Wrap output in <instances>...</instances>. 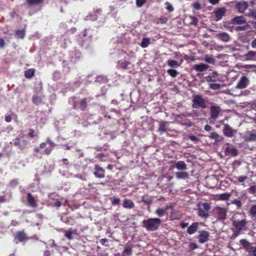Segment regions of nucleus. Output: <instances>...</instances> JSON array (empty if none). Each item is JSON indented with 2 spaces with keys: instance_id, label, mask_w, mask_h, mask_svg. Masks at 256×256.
I'll return each instance as SVG.
<instances>
[{
  "instance_id": "obj_1",
  "label": "nucleus",
  "mask_w": 256,
  "mask_h": 256,
  "mask_svg": "<svg viewBox=\"0 0 256 256\" xmlns=\"http://www.w3.org/2000/svg\"><path fill=\"white\" fill-rule=\"evenodd\" d=\"M242 216L241 220L233 219L232 220V239H235L238 236L242 234L243 230H247L248 221L246 219V214L244 212L239 213Z\"/></svg>"
},
{
  "instance_id": "obj_2",
  "label": "nucleus",
  "mask_w": 256,
  "mask_h": 256,
  "mask_svg": "<svg viewBox=\"0 0 256 256\" xmlns=\"http://www.w3.org/2000/svg\"><path fill=\"white\" fill-rule=\"evenodd\" d=\"M90 32L89 28H85L78 34V42L80 47L86 48L90 46L92 38V34Z\"/></svg>"
},
{
  "instance_id": "obj_3",
  "label": "nucleus",
  "mask_w": 256,
  "mask_h": 256,
  "mask_svg": "<svg viewBox=\"0 0 256 256\" xmlns=\"http://www.w3.org/2000/svg\"><path fill=\"white\" fill-rule=\"evenodd\" d=\"M161 222L162 221L159 218H150L143 220L142 226L148 231L154 232L159 228Z\"/></svg>"
},
{
  "instance_id": "obj_4",
  "label": "nucleus",
  "mask_w": 256,
  "mask_h": 256,
  "mask_svg": "<svg viewBox=\"0 0 256 256\" xmlns=\"http://www.w3.org/2000/svg\"><path fill=\"white\" fill-rule=\"evenodd\" d=\"M206 100L200 94H194L192 96V108L195 109H205L206 108Z\"/></svg>"
},
{
  "instance_id": "obj_5",
  "label": "nucleus",
  "mask_w": 256,
  "mask_h": 256,
  "mask_svg": "<svg viewBox=\"0 0 256 256\" xmlns=\"http://www.w3.org/2000/svg\"><path fill=\"white\" fill-rule=\"evenodd\" d=\"M74 100L72 104V108L74 110L80 109L82 111H86V110L88 102L92 99V98H84L80 100V101H76V98H73Z\"/></svg>"
},
{
  "instance_id": "obj_6",
  "label": "nucleus",
  "mask_w": 256,
  "mask_h": 256,
  "mask_svg": "<svg viewBox=\"0 0 256 256\" xmlns=\"http://www.w3.org/2000/svg\"><path fill=\"white\" fill-rule=\"evenodd\" d=\"M211 208L210 204L208 202H204L198 204V215L203 218L209 216V211Z\"/></svg>"
},
{
  "instance_id": "obj_7",
  "label": "nucleus",
  "mask_w": 256,
  "mask_h": 256,
  "mask_svg": "<svg viewBox=\"0 0 256 256\" xmlns=\"http://www.w3.org/2000/svg\"><path fill=\"white\" fill-rule=\"evenodd\" d=\"M240 244L248 253V256H256V248L252 246L246 239L240 240Z\"/></svg>"
},
{
  "instance_id": "obj_8",
  "label": "nucleus",
  "mask_w": 256,
  "mask_h": 256,
  "mask_svg": "<svg viewBox=\"0 0 256 256\" xmlns=\"http://www.w3.org/2000/svg\"><path fill=\"white\" fill-rule=\"evenodd\" d=\"M214 211L217 215V221L224 222L226 219L228 212L226 208L218 206L214 208Z\"/></svg>"
},
{
  "instance_id": "obj_9",
  "label": "nucleus",
  "mask_w": 256,
  "mask_h": 256,
  "mask_svg": "<svg viewBox=\"0 0 256 256\" xmlns=\"http://www.w3.org/2000/svg\"><path fill=\"white\" fill-rule=\"evenodd\" d=\"M50 144V146L46 148L44 150V154L46 155H49L52 152V150L54 148L55 146V144L52 142L49 138L46 139V142H42L40 144V148H44L46 146V144Z\"/></svg>"
},
{
  "instance_id": "obj_10",
  "label": "nucleus",
  "mask_w": 256,
  "mask_h": 256,
  "mask_svg": "<svg viewBox=\"0 0 256 256\" xmlns=\"http://www.w3.org/2000/svg\"><path fill=\"white\" fill-rule=\"evenodd\" d=\"M208 68V65L203 63L195 64L192 66V69L198 72V76L202 75L203 74V72L206 70Z\"/></svg>"
},
{
  "instance_id": "obj_11",
  "label": "nucleus",
  "mask_w": 256,
  "mask_h": 256,
  "mask_svg": "<svg viewBox=\"0 0 256 256\" xmlns=\"http://www.w3.org/2000/svg\"><path fill=\"white\" fill-rule=\"evenodd\" d=\"M221 108L219 106H212L210 107V118L213 120H216L220 112Z\"/></svg>"
},
{
  "instance_id": "obj_12",
  "label": "nucleus",
  "mask_w": 256,
  "mask_h": 256,
  "mask_svg": "<svg viewBox=\"0 0 256 256\" xmlns=\"http://www.w3.org/2000/svg\"><path fill=\"white\" fill-rule=\"evenodd\" d=\"M20 138L17 137L16 138L13 140V144L14 146H18V148L20 150H23L24 149L26 148L28 145L29 144V142L28 141L26 140H22V144H20Z\"/></svg>"
},
{
  "instance_id": "obj_13",
  "label": "nucleus",
  "mask_w": 256,
  "mask_h": 256,
  "mask_svg": "<svg viewBox=\"0 0 256 256\" xmlns=\"http://www.w3.org/2000/svg\"><path fill=\"white\" fill-rule=\"evenodd\" d=\"M236 132V130L232 128L228 124L224 125L223 129V133L225 136L228 138H232L234 136V134Z\"/></svg>"
},
{
  "instance_id": "obj_14",
  "label": "nucleus",
  "mask_w": 256,
  "mask_h": 256,
  "mask_svg": "<svg viewBox=\"0 0 256 256\" xmlns=\"http://www.w3.org/2000/svg\"><path fill=\"white\" fill-rule=\"evenodd\" d=\"M94 169L95 172L94 174L96 178H102L105 176V170L100 167L99 165L96 164L94 166Z\"/></svg>"
},
{
  "instance_id": "obj_15",
  "label": "nucleus",
  "mask_w": 256,
  "mask_h": 256,
  "mask_svg": "<svg viewBox=\"0 0 256 256\" xmlns=\"http://www.w3.org/2000/svg\"><path fill=\"white\" fill-rule=\"evenodd\" d=\"M250 84L249 80L246 78V76H242L240 80L238 81L236 88L239 89H243L246 88Z\"/></svg>"
},
{
  "instance_id": "obj_16",
  "label": "nucleus",
  "mask_w": 256,
  "mask_h": 256,
  "mask_svg": "<svg viewBox=\"0 0 256 256\" xmlns=\"http://www.w3.org/2000/svg\"><path fill=\"white\" fill-rule=\"evenodd\" d=\"M200 234L198 236V242L200 244H204L208 240L210 234L208 231L201 230L199 232Z\"/></svg>"
},
{
  "instance_id": "obj_17",
  "label": "nucleus",
  "mask_w": 256,
  "mask_h": 256,
  "mask_svg": "<svg viewBox=\"0 0 256 256\" xmlns=\"http://www.w3.org/2000/svg\"><path fill=\"white\" fill-rule=\"evenodd\" d=\"M224 153L228 156H236L238 154V150L234 146H230L226 148Z\"/></svg>"
},
{
  "instance_id": "obj_18",
  "label": "nucleus",
  "mask_w": 256,
  "mask_h": 256,
  "mask_svg": "<svg viewBox=\"0 0 256 256\" xmlns=\"http://www.w3.org/2000/svg\"><path fill=\"white\" fill-rule=\"evenodd\" d=\"M26 198L29 206L33 208H35L38 206L36 200L30 192L27 194Z\"/></svg>"
},
{
  "instance_id": "obj_19",
  "label": "nucleus",
  "mask_w": 256,
  "mask_h": 256,
  "mask_svg": "<svg viewBox=\"0 0 256 256\" xmlns=\"http://www.w3.org/2000/svg\"><path fill=\"white\" fill-rule=\"evenodd\" d=\"M248 7V4L245 1H240L236 4V8L240 13H244Z\"/></svg>"
},
{
  "instance_id": "obj_20",
  "label": "nucleus",
  "mask_w": 256,
  "mask_h": 256,
  "mask_svg": "<svg viewBox=\"0 0 256 256\" xmlns=\"http://www.w3.org/2000/svg\"><path fill=\"white\" fill-rule=\"evenodd\" d=\"M226 12V8L224 7L217 8L214 10V13L216 16V20H220Z\"/></svg>"
},
{
  "instance_id": "obj_21",
  "label": "nucleus",
  "mask_w": 256,
  "mask_h": 256,
  "mask_svg": "<svg viewBox=\"0 0 256 256\" xmlns=\"http://www.w3.org/2000/svg\"><path fill=\"white\" fill-rule=\"evenodd\" d=\"M216 38L223 42H228L230 40V35L225 32H220L216 34Z\"/></svg>"
},
{
  "instance_id": "obj_22",
  "label": "nucleus",
  "mask_w": 256,
  "mask_h": 256,
  "mask_svg": "<svg viewBox=\"0 0 256 256\" xmlns=\"http://www.w3.org/2000/svg\"><path fill=\"white\" fill-rule=\"evenodd\" d=\"M231 23L233 24H240L246 23V19L243 16H236L231 20Z\"/></svg>"
},
{
  "instance_id": "obj_23",
  "label": "nucleus",
  "mask_w": 256,
  "mask_h": 256,
  "mask_svg": "<svg viewBox=\"0 0 256 256\" xmlns=\"http://www.w3.org/2000/svg\"><path fill=\"white\" fill-rule=\"evenodd\" d=\"M198 224L197 222L192 223L190 226L188 228L187 233L189 234H194L198 230Z\"/></svg>"
},
{
  "instance_id": "obj_24",
  "label": "nucleus",
  "mask_w": 256,
  "mask_h": 256,
  "mask_svg": "<svg viewBox=\"0 0 256 256\" xmlns=\"http://www.w3.org/2000/svg\"><path fill=\"white\" fill-rule=\"evenodd\" d=\"M123 207L126 208H133L134 207V204L132 200L125 198L123 201Z\"/></svg>"
},
{
  "instance_id": "obj_25",
  "label": "nucleus",
  "mask_w": 256,
  "mask_h": 256,
  "mask_svg": "<svg viewBox=\"0 0 256 256\" xmlns=\"http://www.w3.org/2000/svg\"><path fill=\"white\" fill-rule=\"evenodd\" d=\"M26 238V236L24 232H19L16 233L15 240H17L16 242L24 241Z\"/></svg>"
},
{
  "instance_id": "obj_26",
  "label": "nucleus",
  "mask_w": 256,
  "mask_h": 256,
  "mask_svg": "<svg viewBox=\"0 0 256 256\" xmlns=\"http://www.w3.org/2000/svg\"><path fill=\"white\" fill-rule=\"evenodd\" d=\"M174 166L180 170H185L187 169V166L184 161L180 160L176 162Z\"/></svg>"
},
{
  "instance_id": "obj_27",
  "label": "nucleus",
  "mask_w": 256,
  "mask_h": 256,
  "mask_svg": "<svg viewBox=\"0 0 256 256\" xmlns=\"http://www.w3.org/2000/svg\"><path fill=\"white\" fill-rule=\"evenodd\" d=\"M175 176L177 179L186 180L189 178L188 173L186 172H176Z\"/></svg>"
},
{
  "instance_id": "obj_28",
  "label": "nucleus",
  "mask_w": 256,
  "mask_h": 256,
  "mask_svg": "<svg viewBox=\"0 0 256 256\" xmlns=\"http://www.w3.org/2000/svg\"><path fill=\"white\" fill-rule=\"evenodd\" d=\"M210 138L216 140V142H220L223 140L224 138L220 136L216 132H212L210 136Z\"/></svg>"
},
{
  "instance_id": "obj_29",
  "label": "nucleus",
  "mask_w": 256,
  "mask_h": 256,
  "mask_svg": "<svg viewBox=\"0 0 256 256\" xmlns=\"http://www.w3.org/2000/svg\"><path fill=\"white\" fill-rule=\"evenodd\" d=\"M256 57V52L249 51L244 55V59L246 60H253Z\"/></svg>"
},
{
  "instance_id": "obj_30",
  "label": "nucleus",
  "mask_w": 256,
  "mask_h": 256,
  "mask_svg": "<svg viewBox=\"0 0 256 256\" xmlns=\"http://www.w3.org/2000/svg\"><path fill=\"white\" fill-rule=\"evenodd\" d=\"M44 0H26V2L28 6L38 5L44 2Z\"/></svg>"
},
{
  "instance_id": "obj_31",
  "label": "nucleus",
  "mask_w": 256,
  "mask_h": 256,
  "mask_svg": "<svg viewBox=\"0 0 256 256\" xmlns=\"http://www.w3.org/2000/svg\"><path fill=\"white\" fill-rule=\"evenodd\" d=\"M76 234V230H73L72 228H69L68 230L66 231L64 234V236L68 240H72L73 238L72 236V234Z\"/></svg>"
},
{
  "instance_id": "obj_32",
  "label": "nucleus",
  "mask_w": 256,
  "mask_h": 256,
  "mask_svg": "<svg viewBox=\"0 0 256 256\" xmlns=\"http://www.w3.org/2000/svg\"><path fill=\"white\" fill-rule=\"evenodd\" d=\"M218 75L216 72H213L212 75L208 76L205 77V80L208 82H215L216 80V76Z\"/></svg>"
},
{
  "instance_id": "obj_33",
  "label": "nucleus",
  "mask_w": 256,
  "mask_h": 256,
  "mask_svg": "<svg viewBox=\"0 0 256 256\" xmlns=\"http://www.w3.org/2000/svg\"><path fill=\"white\" fill-rule=\"evenodd\" d=\"M248 212L252 218L256 220V204H254L251 206Z\"/></svg>"
},
{
  "instance_id": "obj_34",
  "label": "nucleus",
  "mask_w": 256,
  "mask_h": 256,
  "mask_svg": "<svg viewBox=\"0 0 256 256\" xmlns=\"http://www.w3.org/2000/svg\"><path fill=\"white\" fill-rule=\"evenodd\" d=\"M35 73L34 68H30L24 72V76L27 78H32Z\"/></svg>"
},
{
  "instance_id": "obj_35",
  "label": "nucleus",
  "mask_w": 256,
  "mask_h": 256,
  "mask_svg": "<svg viewBox=\"0 0 256 256\" xmlns=\"http://www.w3.org/2000/svg\"><path fill=\"white\" fill-rule=\"evenodd\" d=\"M247 142L256 141V130H252L246 138Z\"/></svg>"
},
{
  "instance_id": "obj_36",
  "label": "nucleus",
  "mask_w": 256,
  "mask_h": 256,
  "mask_svg": "<svg viewBox=\"0 0 256 256\" xmlns=\"http://www.w3.org/2000/svg\"><path fill=\"white\" fill-rule=\"evenodd\" d=\"M132 254V248L126 246L121 254V256H130Z\"/></svg>"
},
{
  "instance_id": "obj_37",
  "label": "nucleus",
  "mask_w": 256,
  "mask_h": 256,
  "mask_svg": "<svg viewBox=\"0 0 256 256\" xmlns=\"http://www.w3.org/2000/svg\"><path fill=\"white\" fill-rule=\"evenodd\" d=\"M182 217V215L178 211H173L171 212L170 218L172 220H178Z\"/></svg>"
},
{
  "instance_id": "obj_38",
  "label": "nucleus",
  "mask_w": 256,
  "mask_h": 256,
  "mask_svg": "<svg viewBox=\"0 0 256 256\" xmlns=\"http://www.w3.org/2000/svg\"><path fill=\"white\" fill-rule=\"evenodd\" d=\"M166 122L162 121L160 122L158 130L160 133L162 134L166 131Z\"/></svg>"
},
{
  "instance_id": "obj_39",
  "label": "nucleus",
  "mask_w": 256,
  "mask_h": 256,
  "mask_svg": "<svg viewBox=\"0 0 256 256\" xmlns=\"http://www.w3.org/2000/svg\"><path fill=\"white\" fill-rule=\"evenodd\" d=\"M230 196V193H224L217 195V197L219 200H227L229 199Z\"/></svg>"
},
{
  "instance_id": "obj_40",
  "label": "nucleus",
  "mask_w": 256,
  "mask_h": 256,
  "mask_svg": "<svg viewBox=\"0 0 256 256\" xmlns=\"http://www.w3.org/2000/svg\"><path fill=\"white\" fill-rule=\"evenodd\" d=\"M16 36L17 38L23 39L25 36V30H16L15 32Z\"/></svg>"
},
{
  "instance_id": "obj_41",
  "label": "nucleus",
  "mask_w": 256,
  "mask_h": 256,
  "mask_svg": "<svg viewBox=\"0 0 256 256\" xmlns=\"http://www.w3.org/2000/svg\"><path fill=\"white\" fill-rule=\"evenodd\" d=\"M32 102L36 105H39L42 102V98L38 96H34L32 98Z\"/></svg>"
},
{
  "instance_id": "obj_42",
  "label": "nucleus",
  "mask_w": 256,
  "mask_h": 256,
  "mask_svg": "<svg viewBox=\"0 0 256 256\" xmlns=\"http://www.w3.org/2000/svg\"><path fill=\"white\" fill-rule=\"evenodd\" d=\"M150 38H144L142 39V42L140 44V46L142 48H146L148 46V45L150 44Z\"/></svg>"
},
{
  "instance_id": "obj_43",
  "label": "nucleus",
  "mask_w": 256,
  "mask_h": 256,
  "mask_svg": "<svg viewBox=\"0 0 256 256\" xmlns=\"http://www.w3.org/2000/svg\"><path fill=\"white\" fill-rule=\"evenodd\" d=\"M168 66L172 68H176L180 66L178 62L173 60H168Z\"/></svg>"
},
{
  "instance_id": "obj_44",
  "label": "nucleus",
  "mask_w": 256,
  "mask_h": 256,
  "mask_svg": "<svg viewBox=\"0 0 256 256\" xmlns=\"http://www.w3.org/2000/svg\"><path fill=\"white\" fill-rule=\"evenodd\" d=\"M204 60L206 62L210 64H214L216 62L215 58L208 54L205 56Z\"/></svg>"
},
{
  "instance_id": "obj_45",
  "label": "nucleus",
  "mask_w": 256,
  "mask_h": 256,
  "mask_svg": "<svg viewBox=\"0 0 256 256\" xmlns=\"http://www.w3.org/2000/svg\"><path fill=\"white\" fill-rule=\"evenodd\" d=\"M155 213L159 217H162L164 216L166 214V210L162 208H158L156 210Z\"/></svg>"
},
{
  "instance_id": "obj_46",
  "label": "nucleus",
  "mask_w": 256,
  "mask_h": 256,
  "mask_svg": "<svg viewBox=\"0 0 256 256\" xmlns=\"http://www.w3.org/2000/svg\"><path fill=\"white\" fill-rule=\"evenodd\" d=\"M142 201L146 204H150L152 202V198L148 196V195H146L142 196Z\"/></svg>"
},
{
  "instance_id": "obj_47",
  "label": "nucleus",
  "mask_w": 256,
  "mask_h": 256,
  "mask_svg": "<svg viewBox=\"0 0 256 256\" xmlns=\"http://www.w3.org/2000/svg\"><path fill=\"white\" fill-rule=\"evenodd\" d=\"M130 64V62L128 60H125L120 63V66L123 70H126L128 68V66Z\"/></svg>"
},
{
  "instance_id": "obj_48",
  "label": "nucleus",
  "mask_w": 256,
  "mask_h": 256,
  "mask_svg": "<svg viewBox=\"0 0 256 256\" xmlns=\"http://www.w3.org/2000/svg\"><path fill=\"white\" fill-rule=\"evenodd\" d=\"M110 200L113 206H117L120 204V200L119 198L112 197L110 198Z\"/></svg>"
},
{
  "instance_id": "obj_49",
  "label": "nucleus",
  "mask_w": 256,
  "mask_h": 256,
  "mask_svg": "<svg viewBox=\"0 0 256 256\" xmlns=\"http://www.w3.org/2000/svg\"><path fill=\"white\" fill-rule=\"evenodd\" d=\"M167 72L172 78H176L178 74V72L174 69H170Z\"/></svg>"
},
{
  "instance_id": "obj_50",
  "label": "nucleus",
  "mask_w": 256,
  "mask_h": 256,
  "mask_svg": "<svg viewBox=\"0 0 256 256\" xmlns=\"http://www.w3.org/2000/svg\"><path fill=\"white\" fill-rule=\"evenodd\" d=\"M166 8L169 12H172L174 10V8L172 5L168 2H165Z\"/></svg>"
},
{
  "instance_id": "obj_51",
  "label": "nucleus",
  "mask_w": 256,
  "mask_h": 256,
  "mask_svg": "<svg viewBox=\"0 0 256 256\" xmlns=\"http://www.w3.org/2000/svg\"><path fill=\"white\" fill-rule=\"evenodd\" d=\"M220 88V84H218L212 83L210 84V88L213 90H216Z\"/></svg>"
},
{
  "instance_id": "obj_52",
  "label": "nucleus",
  "mask_w": 256,
  "mask_h": 256,
  "mask_svg": "<svg viewBox=\"0 0 256 256\" xmlns=\"http://www.w3.org/2000/svg\"><path fill=\"white\" fill-rule=\"evenodd\" d=\"M28 135L30 138H34L37 136V134H36L35 130L32 128L30 130V132Z\"/></svg>"
},
{
  "instance_id": "obj_53",
  "label": "nucleus",
  "mask_w": 256,
  "mask_h": 256,
  "mask_svg": "<svg viewBox=\"0 0 256 256\" xmlns=\"http://www.w3.org/2000/svg\"><path fill=\"white\" fill-rule=\"evenodd\" d=\"M18 181L17 179H14L10 182V186L14 188L18 186Z\"/></svg>"
},
{
  "instance_id": "obj_54",
  "label": "nucleus",
  "mask_w": 256,
  "mask_h": 256,
  "mask_svg": "<svg viewBox=\"0 0 256 256\" xmlns=\"http://www.w3.org/2000/svg\"><path fill=\"white\" fill-rule=\"evenodd\" d=\"M232 204L236 206L238 208H241L242 206V204L240 200H232Z\"/></svg>"
},
{
  "instance_id": "obj_55",
  "label": "nucleus",
  "mask_w": 256,
  "mask_h": 256,
  "mask_svg": "<svg viewBox=\"0 0 256 256\" xmlns=\"http://www.w3.org/2000/svg\"><path fill=\"white\" fill-rule=\"evenodd\" d=\"M146 2V0H136V6L138 8L142 7Z\"/></svg>"
},
{
  "instance_id": "obj_56",
  "label": "nucleus",
  "mask_w": 256,
  "mask_h": 256,
  "mask_svg": "<svg viewBox=\"0 0 256 256\" xmlns=\"http://www.w3.org/2000/svg\"><path fill=\"white\" fill-rule=\"evenodd\" d=\"M248 192L250 194H254L256 193V186H252L248 189Z\"/></svg>"
},
{
  "instance_id": "obj_57",
  "label": "nucleus",
  "mask_w": 256,
  "mask_h": 256,
  "mask_svg": "<svg viewBox=\"0 0 256 256\" xmlns=\"http://www.w3.org/2000/svg\"><path fill=\"white\" fill-rule=\"evenodd\" d=\"M168 18L166 17V16H161L158 18L159 22L161 24H166L167 21H168Z\"/></svg>"
},
{
  "instance_id": "obj_58",
  "label": "nucleus",
  "mask_w": 256,
  "mask_h": 256,
  "mask_svg": "<svg viewBox=\"0 0 256 256\" xmlns=\"http://www.w3.org/2000/svg\"><path fill=\"white\" fill-rule=\"evenodd\" d=\"M192 6L194 9L196 10H199L202 8L201 4L198 2H195L193 3Z\"/></svg>"
},
{
  "instance_id": "obj_59",
  "label": "nucleus",
  "mask_w": 256,
  "mask_h": 256,
  "mask_svg": "<svg viewBox=\"0 0 256 256\" xmlns=\"http://www.w3.org/2000/svg\"><path fill=\"white\" fill-rule=\"evenodd\" d=\"M248 16L256 19V10H252L248 14Z\"/></svg>"
},
{
  "instance_id": "obj_60",
  "label": "nucleus",
  "mask_w": 256,
  "mask_h": 256,
  "mask_svg": "<svg viewBox=\"0 0 256 256\" xmlns=\"http://www.w3.org/2000/svg\"><path fill=\"white\" fill-rule=\"evenodd\" d=\"M198 248V245L195 243L190 242L189 244V248H190V250L196 249Z\"/></svg>"
},
{
  "instance_id": "obj_61",
  "label": "nucleus",
  "mask_w": 256,
  "mask_h": 256,
  "mask_svg": "<svg viewBox=\"0 0 256 256\" xmlns=\"http://www.w3.org/2000/svg\"><path fill=\"white\" fill-rule=\"evenodd\" d=\"M76 31V29L75 28H72L70 30H68L66 32L67 34H74Z\"/></svg>"
},
{
  "instance_id": "obj_62",
  "label": "nucleus",
  "mask_w": 256,
  "mask_h": 256,
  "mask_svg": "<svg viewBox=\"0 0 256 256\" xmlns=\"http://www.w3.org/2000/svg\"><path fill=\"white\" fill-rule=\"evenodd\" d=\"M246 179H248V177L246 176H240L238 178V180L240 182H242Z\"/></svg>"
},
{
  "instance_id": "obj_63",
  "label": "nucleus",
  "mask_w": 256,
  "mask_h": 256,
  "mask_svg": "<svg viewBox=\"0 0 256 256\" xmlns=\"http://www.w3.org/2000/svg\"><path fill=\"white\" fill-rule=\"evenodd\" d=\"M189 139L192 142H198L199 138H198L196 136H190L188 137Z\"/></svg>"
},
{
  "instance_id": "obj_64",
  "label": "nucleus",
  "mask_w": 256,
  "mask_h": 256,
  "mask_svg": "<svg viewBox=\"0 0 256 256\" xmlns=\"http://www.w3.org/2000/svg\"><path fill=\"white\" fill-rule=\"evenodd\" d=\"M246 26H239L236 27V30L237 32L244 30H246Z\"/></svg>"
}]
</instances>
